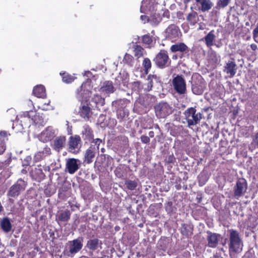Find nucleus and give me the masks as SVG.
I'll list each match as a JSON object with an SVG mask.
<instances>
[{
    "label": "nucleus",
    "instance_id": "nucleus-1",
    "mask_svg": "<svg viewBox=\"0 0 258 258\" xmlns=\"http://www.w3.org/2000/svg\"><path fill=\"white\" fill-rule=\"evenodd\" d=\"M229 232V243L228 244L229 253H239L242 250L243 241L239 233L233 229L228 230Z\"/></svg>",
    "mask_w": 258,
    "mask_h": 258
},
{
    "label": "nucleus",
    "instance_id": "nucleus-2",
    "mask_svg": "<svg viewBox=\"0 0 258 258\" xmlns=\"http://www.w3.org/2000/svg\"><path fill=\"white\" fill-rule=\"evenodd\" d=\"M27 182L22 178L18 179L9 188L7 196L9 200L13 201L14 199H17L23 192H24L27 186Z\"/></svg>",
    "mask_w": 258,
    "mask_h": 258
},
{
    "label": "nucleus",
    "instance_id": "nucleus-3",
    "mask_svg": "<svg viewBox=\"0 0 258 258\" xmlns=\"http://www.w3.org/2000/svg\"><path fill=\"white\" fill-rule=\"evenodd\" d=\"M185 119L187 126H190L199 123L202 118V114L200 112H197V109L195 107L187 108L184 112Z\"/></svg>",
    "mask_w": 258,
    "mask_h": 258
},
{
    "label": "nucleus",
    "instance_id": "nucleus-4",
    "mask_svg": "<svg viewBox=\"0 0 258 258\" xmlns=\"http://www.w3.org/2000/svg\"><path fill=\"white\" fill-rule=\"evenodd\" d=\"M153 61L157 67L161 69L169 67L171 63L168 52L164 49L161 50L156 55Z\"/></svg>",
    "mask_w": 258,
    "mask_h": 258
},
{
    "label": "nucleus",
    "instance_id": "nucleus-5",
    "mask_svg": "<svg viewBox=\"0 0 258 258\" xmlns=\"http://www.w3.org/2000/svg\"><path fill=\"white\" fill-rule=\"evenodd\" d=\"M191 90L196 95L203 94L205 88V81L202 76L199 74H194L191 77Z\"/></svg>",
    "mask_w": 258,
    "mask_h": 258
},
{
    "label": "nucleus",
    "instance_id": "nucleus-6",
    "mask_svg": "<svg viewBox=\"0 0 258 258\" xmlns=\"http://www.w3.org/2000/svg\"><path fill=\"white\" fill-rule=\"evenodd\" d=\"M156 115L158 118H164L171 114L173 108L167 103L161 102L154 107Z\"/></svg>",
    "mask_w": 258,
    "mask_h": 258
},
{
    "label": "nucleus",
    "instance_id": "nucleus-7",
    "mask_svg": "<svg viewBox=\"0 0 258 258\" xmlns=\"http://www.w3.org/2000/svg\"><path fill=\"white\" fill-rule=\"evenodd\" d=\"M76 92L81 101L87 102L91 94L90 82L88 81L83 82Z\"/></svg>",
    "mask_w": 258,
    "mask_h": 258
},
{
    "label": "nucleus",
    "instance_id": "nucleus-8",
    "mask_svg": "<svg viewBox=\"0 0 258 258\" xmlns=\"http://www.w3.org/2000/svg\"><path fill=\"white\" fill-rule=\"evenodd\" d=\"M83 238L79 237L72 241H69V250H64V253L68 256H73L78 252L83 247Z\"/></svg>",
    "mask_w": 258,
    "mask_h": 258
},
{
    "label": "nucleus",
    "instance_id": "nucleus-9",
    "mask_svg": "<svg viewBox=\"0 0 258 258\" xmlns=\"http://www.w3.org/2000/svg\"><path fill=\"white\" fill-rule=\"evenodd\" d=\"M165 33L166 38L173 42L179 40L182 36L179 27L174 24L169 25Z\"/></svg>",
    "mask_w": 258,
    "mask_h": 258
},
{
    "label": "nucleus",
    "instance_id": "nucleus-10",
    "mask_svg": "<svg viewBox=\"0 0 258 258\" xmlns=\"http://www.w3.org/2000/svg\"><path fill=\"white\" fill-rule=\"evenodd\" d=\"M174 90L179 95H183L186 93V82L182 75H177L172 82Z\"/></svg>",
    "mask_w": 258,
    "mask_h": 258
},
{
    "label": "nucleus",
    "instance_id": "nucleus-11",
    "mask_svg": "<svg viewBox=\"0 0 258 258\" xmlns=\"http://www.w3.org/2000/svg\"><path fill=\"white\" fill-rule=\"evenodd\" d=\"M247 188V183L246 180L243 178H239L233 188L234 196L238 198L243 196L246 192Z\"/></svg>",
    "mask_w": 258,
    "mask_h": 258
},
{
    "label": "nucleus",
    "instance_id": "nucleus-12",
    "mask_svg": "<svg viewBox=\"0 0 258 258\" xmlns=\"http://www.w3.org/2000/svg\"><path fill=\"white\" fill-rule=\"evenodd\" d=\"M79 160L75 158H68L66 160L65 170L71 174L76 173L80 168Z\"/></svg>",
    "mask_w": 258,
    "mask_h": 258
},
{
    "label": "nucleus",
    "instance_id": "nucleus-13",
    "mask_svg": "<svg viewBox=\"0 0 258 258\" xmlns=\"http://www.w3.org/2000/svg\"><path fill=\"white\" fill-rule=\"evenodd\" d=\"M170 50L173 53L179 52V58L181 59L183 57L185 53L188 52L189 48L185 43L179 42L172 45L170 48Z\"/></svg>",
    "mask_w": 258,
    "mask_h": 258
},
{
    "label": "nucleus",
    "instance_id": "nucleus-14",
    "mask_svg": "<svg viewBox=\"0 0 258 258\" xmlns=\"http://www.w3.org/2000/svg\"><path fill=\"white\" fill-rule=\"evenodd\" d=\"M81 142V140L79 136L76 135L70 137L69 142V152L74 154L79 153V144Z\"/></svg>",
    "mask_w": 258,
    "mask_h": 258
},
{
    "label": "nucleus",
    "instance_id": "nucleus-15",
    "mask_svg": "<svg viewBox=\"0 0 258 258\" xmlns=\"http://www.w3.org/2000/svg\"><path fill=\"white\" fill-rule=\"evenodd\" d=\"M181 234L185 238H188L193 234L194 225L191 223H181L179 228Z\"/></svg>",
    "mask_w": 258,
    "mask_h": 258
},
{
    "label": "nucleus",
    "instance_id": "nucleus-16",
    "mask_svg": "<svg viewBox=\"0 0 258 258\" xmlns=\"http://www.w3.org/2000/svg\"><path fill=\"white\" fill-rule=\"evenodd\" d=\"M54 136V130L51 126H48L41 133L40 140L43 142H47L51 141Z\"/></svg>",
    "mask_w": 258,
    "mask_h": 258
},
{
    "label": "nucleus",
    "instance_id": "nucleus-17",
    "mask_svg": "<svg viewBox=\"0 0 258 258\" xmlns=\"http://www.w3.org/2000/svg\"><path fill=\"white\" fill-rule=\"evenodd\" d=\"M66 137L64 136L56 137L53 141L52 148L57 152H59L66 146Z\"/></svg>",
    "mask_w": 258,
    "mask_h": 258
},
{
    "label": "nucleus",
    "instance_id": "nucleus-18",
    "mask_svg": "<svg viewBox=\"0 0 258 258\" xmlns=\"http://www.w3.org/2000/svg\"><path fill=\"white\" fill-rule=\"evenodd\" d=\"M51 154V149L48 146L45 145L42 151H39L35 153L33 158L34 161L35 162H40Z\"/></svg>",
    "mask_w": 258,
    "mask_h": 258
},
{
    "label": "nucleus",
    "instance_id": "nucleus-19",
    "mask_svg": "<svg viewBox=\"0 0 258 258\" xmlns=\"http://www.w3.org/2000/svg\"><path fill=\"white\" fill-rule=\"evenodd\" d=\"M232 59L233 60H229L226 63L223 69V72L229 75L231 78H233L235 76L237 71L236 64L234 61V59Z\"/></svg>",
    "mask_w": 258,
    "mask_h": 258
},
{
    "label": "nucleus",
    "instance_id": "nucleus-20",
    "mask_svg": "<svg viewBox=\"0 0 258 258\" xmlns=\"http://www.w3.org/2000/svg\"><path fill=\"white\" fill-rule=\"evenodd\" d=\"M148 83L145 85L146 86L144 89L146 91H150L152 90L154 83L161 82V79L159 76L154 74H150L147 77Z\"/></svg>",
    "mask_w": 258,
    "mask_h": 258
},
{
    "label": "nucleus",
    "instance_id": "nucleus-21",
    "mask_svg": "<svg viewBox=\"0 0 258 258\" xmlns=\"http://www.w3.org/2000/svg\"><path fill=\"white\" fill-rule=\"evenodd\" d=\"M207 233L208 235L207 239L208 246L212 248L216 247L218 244L219 237L220 236V235L215 233H212L210 231H207Z\"/></svg>",
    "mask_w": 258,
    "mask_h": 258
},
{
    "label": "nucleus",
    "instance_id": "nucleus-22",
    "mask_svg": "<svg viewBox=\"0 0 258 258\" xmlns=\"http://www.w3.org/2000/svg\"><path fill=\"white\" fill-rule=\"evenodd\" d=\"M99 91L106 94L113 93L115 89L111 81H106L103 83L102 86L99 88Z\"/></svg>",
    "mask_w": 258,
    "mask_h": 258
},
{
    "label": "nucleus",
    "instance_id": "nucleus-23",
    "mask_svg": "<svg viewBox=\"0 0 258 258\" xmlns=\"http://www.w3.org/2000/svg\"><path fill=\"white\" fill-rule=\"evenodd\" d=\"M96 152L95 147L91 145V146L86 150L85 154V161L87 164L92 162L93 159L95 157Z\"/></svg>",
    "mask_w": 258,
    "mask_h": 258
},
{
    "label": "nucleus",
    "instance_id": "nucleus-24",
    "mask_svg": "<svg viewBox=\"0 0 258 258\" xmlns=\"http://www.w3.org/2000/svg\"><path fill=\"white\" fill-rule=\"evenodd\" d=\"M33 114H34V111L32 110L22 112L17 115L16 120H17V121H20L21 123L26 121H29V122H30Z\"/></svg>",
    "mask_w": 258,
    "mask_h": 258
},
{
    "label": "nucleus",
    "instance_id": "nucleus-25",
    "mask_svg": "<svg viewBox=\"0 0 258 258\" xmlns=\"http://www.w3.org/2000/svg\"><path fill=\"white\" fill-rule=\"evenodd\" d=\"M102 245L101 241L97 238L90 239L87 241L86 247L88 249L92 251L97 250Z\"/></svg>",
    "mask_w": 258,
    "mask_h": 258
},
{
    "label": "nucleus",
    "instance_id": "nucleus-26",
    "mask_svg": "<svg viewBox=\"0 0 258 258\" xmlns=\"http://www.w3.org/2000/svg\"><path fill=\"white\" fill-rule=\"evenodd\" d=\"M71 213L70 210H61L56 215V220L60 222H68L71 218Z\"/></svg>",
    "mask_w": 258,
    "mask_h": 258
},
{
    "label": "nucleus",
    "instance_id": "nucleus-27",
    "mask_svg": "<svg viewBox=\"0 0 258 258\" xmlns=\"http://www.w3.org/2000/svg\"><path fill=\"white\" fill-rule=\"evenodd\" d=\"M130 103V101L127 99H120L112 102V105L116 110L127 109V105Z\"/></svg>",
    "mask_w": 258,
    "mask_h": 258
},
{
    "label": "nucleus",
    "instance_id": "nucleus-28",
    "mask_svg": "<svg viewBox=\"0 0 258 258\" xmlns=\"http://www.w3.org/2000/svg\"><path fill=\"white\" fill-rule=\"evenodd\" d=\"M91 108L87 105H81L79 107V114L86 120H88L90 118Z\"/></svg>",
    "mask_w": 258,
    "mask_h": 258
},
{
    "label": "nucleus",
    "instance_id": "nucleus-29",
    "mask_svg": "<svg viewBox=\"0 0 258 258\" xmlns=\"http://www.w3.org/2000/svg\"><path fill=\"white\" fill-rule=\"evenodd\" d=\"M186 20L190 25H195L199 20L198 13L194 10H192L187 14Z\"/></svg>",
    "mask_w": 258,
    "mask_h": 258
},
{
    "label": "nucleus",
    "instance_id": "nucleus-30",
    "mask_svg": "<svg viewBox=\"0 0 258 258\" xmlns=\"http://www.w3.org/2000/svg\"><path fill=\"white\" fill-rule=\"evenodd\" d=\"M196 2L201 6L200 10L203 12L208 11L213 6L211 0H196Z\"/></svg>",
    "mask_w": 258,
    "mask_h": 258
},
{
    "label": "nucleus",
    "instance_id": "nucleus-31",
    "mask_svg": "<svg viewBox=\"0 0 258 258\" xmlns=\"http://www.w3.org/2000/svg\"><path fill=\"white\" fill-rule=\"evenodd\" d=\"M214 32V30H211L204 38L201 39V40L205 41V44L208 47H210L214 45V41L216 38Z\"/></svg>",
    "mask_w": 258,
    "mask_h": 258
},
{
    "label": "nucleus",
    "instance_id": "nucleus-32",
    "mask_svg": "<svg viewBox=\"0 0 258 258\" xmlns=\"http://www.w3.org/2000/svg\"><path fill=\"white\" fill-rule=\"evenodd\" d=\"M8 136L6 131L0 132V155L3 154L6 150L5 142L8 140Z\"/></svg>",
    "mask_w": 258,
    "mask_h": 258
},
{
    "label": "nucleus",
    "instance_id": "nucleus-33",
    "mask_svg": "<svg viewBox=\"0 0 258 258\" xmlns=\"http://www.w3.org/2000/svg\"><path fill=\"white\" fill-rule=\"evenodd\" d=\"M33 93L37 97L43 98L46 96L45 88L43 85H37L33 88Z\"/></svg>",
    "mask_w": 258,
    "mask_h": 258
},
{
    "label": "nucleus",
    "instance_id": "nucleus-34",
    "mask_svg": "<svg viewBox=\"0 0 258 258\" xmlns=\"http://www.w3.org/2000/svg\"><path fill=\"white\" fill-rule=\"evenodd\" d=\"M93 137V131L92 128L89 125L86 126L84 127V130L83 131V138L84 140L90 142H92Z\"/></svg>",
    "mask_w": 258,
    "mask_h": 258
},
{
    "label": "nucleus",
    "instance_id": "nucleus-35",
    "mask_svg": "<svg viewBox=\"0 0 258 258\" xmlns=\"http://www.w3.org/2000/svg\"><path fill=\"white\" fill-rule=\"evenodd\" d=\"M91 102L94 103V106L98 107L105 104V99L100 95L94 94L91 98Z\"/></svg>",
    "mask_w": 258,
    "mask_h": 258
},
{
    "label": "nucleus",
    "instance_id": "nucleus-36",
    "mask_svg": "<svg viewBox=\"0 0 258 258\" xmlns=\"http://www.w3.org/2000/svg\"><path fill=\"white\" fill-rule=\"evenodd\" d=\"M1 226L3 230L6 232H10L12 227L10 219L7 218H4L1 222Z\"/></svg>",
    "mask_w": 258,
    "mask_h": 258
},
{
    "label": "nucleus",
    "instance_id": "nucleus-37",
    "mask_svg": "<svg viewBox=\"0 0 258 258\" xmlns=\"http://www.w3.org/2000/svg\"><path fill=\"white\" fill-rule=\"evenodd\" d=\"M162 18L159 14L155 13L149 17V23L153 26H157L161 21Z\"/></svg>",
    "mask_w": 258,
    "mask_h": 258
},
{
    "label": "nucleus",
    "instance_id": "nucleus-38",
    "mask_svg": "<svg viewBox=\"0 0 258 258\" xmlns=\"http://www.w3.org/2000/svg\"><path fill=\"white\" fill-rule=\"evenodd\" d=\"M31 122H33L35 124L41 125H43L44 122L43 117L40 115L39 113H36L35 111H34V114H33Z\"/></svg>",
    "mask_w": 258,
    "mask_h": 258
},
{
    "label": "nucleus",
    "instance_id": "nucleus-39",
    "mask_svg": "<svg viewBox=\"0 0 258 258\" xmlns=\"http://www.w3.org/2000/svg\"><path fill=\"white\" fill-rule=\"evenodd\" d=\"M129 115V111L127 109L116 110L117 118L121 122L126 119Z\"/></svg>",
    "mask_w": 258,
    "mask_h": 258
},
{
    "label": "nucleus",
    "instance_id": "nucleus-40",
    "mask_svg": "<svg viewBox=\"0 0 258 258\" xmlns=\"http://www.w3.org/2000/svg\"><path fill=\"white\" fill-rule=\"evenodd\" d=\"M142 65L143 67L144 73L146 75H147L150 72L152 67L151 61L148 57L144 58L142 62Z\"/></svg>",
    "mask_w": 258,
    "mask_h": 258
},
{
    "label": "nucleus",
    "instance_id": "nucleus-41",
    "mask_svg": "<svg viewBox=\"0 0 258 258\" xmlns=\"http://www.w3.org/2000/svg\"><path fill=\"white\" fill-rule=\"evenodd\" d=\"M32 175L36 180H40L44 178L45 174L42 169L36 168L32 172Z\"/></svg>",
    "mask_w": 258,
    "mask_h": 258
},
{
    "label": "nucleus",
    "instance_id": "nucleus-42",
    "mask_svg": "<svg viewBox=\"0 0 258 258\" xmlns=\"http://www.w3.org/2000/svg\"><path fill=\"white\" fill-rule=\"evenodd\" d=\"M124 185L126 188L131 190H134L136 189L138 185V180H132L130 179H127L124 181Z\"/></svg>",
    "mask_w": 258,
    "mask_h": 258
},
{
    "label": "nucleus",
    "instance_id": "nucleus-43",
    "mask_svg": "<svg viewBox=\"0 0 258 258\" xmlns=\"http://www.w3.org/2000/svg\"><path fill=\"white\" fill-rule=\"evenodd\" d=\"M60 75L62 76V82L67 84L71 83L76 78L75 77L66 72L60 73Z\"/></svg>",
    "mask_w": 258,
    "mask_h": 258
},
{
    "label": "nucleus",
    "instance_id": "nucleus-44",
    "mask_svg": "<svg viewBox=\"0 0 258 258\" xmlns=\"http://www.w3.org/2000/svg\"><path fill=\"white\" fill-rule=\"evenodd\" d=\"M122 61L124 64L133 67L134 62V58L132 55L126 53L123 57Z\"/></svg>",
    "mask_w": 258,
    "mask_h": 258
},
{
    "label": "nucleus",
    "instance_id": "nucleus-45",
    "mask_svg": "<svg viewBox=\"0 0 258 258\" xmlns=\"http://www.w3.org/2000/svg\"><path fill=\"white\" fill-rule=\"evenodd\" d=\"M144 48L140 45H136L134 47V52L135 56L139 58L143 55Z\"/></svg>",
    "mask_w": 258,
    "mask_h": 258
},
{
    "label": "nucleus",
    "instance_id": "nucleus-46",
    "mask_svg": "<svg viewBox=\"0 0 258 258\" xmlns=\"http://www.w3.org/2000/svg\"><path fill=\"white\" fill-rule=\"evenodd\" d=\"M165 209L168 214H172L175 213L176 208L173 206L171 201H168L165 204Z\"/></svg>",
    "mask_w": 258,
    "mask_h": 258
},
{
    "label": "nucleus",
    "instance_id": "nucleus-47",
    "mask_svg": "<svg viewBox=\"0 0 258 258\" xmlns=\"http://www.w3.org/2000/svg\"><path fill=\"white\" fill-rule=\"evenodd\" d=\"M230 0H218L217 3L216 8L220 9L227 7L230 3Z\"/></svg>",
    "mask_w": 258,
    "mask_h": 258
},
{
    "label": "nucleus",
    "instance_id": "nucleus-48",
    "mask_svg": "<svg viewBox=\"0 0 258 258\" xmlns=\"http://www.w3.org/2000/svg\"><path fill=\"white\" fill-rule=\"evenodd\" d=\"M142 42L146 45H150L153 42L152 36L150 34H145L142 37Z\"/></svg>",
    "mask_w": 258,
    "mask_h": 258
},
{
    "label": "nucleus",
    "instance_id": "nucleus-49",
    "mask_svg": "<svg viewBox=\"0 0 258 258\" xmlns=\"http://www.w3.org/2000/svg\"><path fill=\"white\" fill-rule=\"evenodd\" d=\"M210 58L211 60L214 63H218L220 60V56H218L215 51L211 53Z\"/></svg>",
    "mask_w": 258,
    "mask_h": 258
},
{
    "label": "nucleus",
    "instance_id": "nucleus-50",
    "mask_svg": "<svg viewBox=\"0 0 258 258\" xmlns=\"http://www.w3.org/2000/svg\"><path fill=\"white\" fill-rule=\"evenodd\" d=\"M91 142L95 144L94 146H96V147H95V150L98 152L99 150V145L102 142V140L99 138H97L95 139H93Z\"/></svg>",
    "mask_w": 258,
    "mask_h": 258
},
{
    "label": "nucleus",
    "instance_id": "nucleus-51",
    "mask_svg": "<svg viewBox=\"0 0 258 258\" xmlns=\"http://www.w3.org/2000/svg\"><path fill=\"white\" fill-rule=\"evenodd\" d=\"M165 161L167 163H173L175 161V158L173 154H172L166 157Z\"/></svg>",
    "mask_w": 258,
    "mask_h": 258
},
{
    "label": "nucleus",
    "instance_id": "nucleus-52",
    "mask_svg": "<svg viewBox=\"0 0 258 258\" xmlns=\"http://www.w3.org/2000/svg\"><path fill=\"white\" fill-rule=\"evenodd\" d=\"M253 36L254 40L256 43H258V25L256 26V27L254 28V29L253 31Z\"/></svg>",
    "mask_w": 258,
    "mask_h": 258
},
{
    "label": "nucleus",
    "instance_id": "nucleus-53",
    "mask_svg": "<svg viewBox=\"0 0 258 258\" xmlns=\"http://www.w3.org/2000/svg\"><path fill=\"white\" fill-rule=\"evenodd\" d=\"M141 140L144 144H148L150 141V138L145 135H142L141 136Z\"/></svg>",
    "mask_w": 258,
    "mask_h": 258
},
{
    "label": "nucleus",
    "instance_id": "nucleus-54",
    "mask_svg": "<svg viewBox=\"0 0 258 258\" xmlns=\"http://www.w3.org/2000/svg\"><path fill=\"white\" fill-rule=\"evenodd\" d=\"M140 18L142 21H145V22H147L149 23V17L146 15H141Z\"/></svg>",
    "mask_w": 258,
    "mask_h": 258
},
{
    "label": "nucleus",
    "instance_id": "nucleus-55",
    "mask_svg": "<svg viewBox=\"0 0 258 258\" xmlns=\"http://www.w3.org/2000/svg\"><path fill=\"white\" fill-rule=\"evenodd\" d=\"M253 142L258 146V132L256 133L253 138Z\"/></svg>",
    "mask_w": 258,
    "mask_h": 258
},
{
    "label": "nucleus",
    "instance_id": "nucleus-56",
    "mask_svg": "<svg viewBox=\"0 0 258 258\" xmlns=\"http://www.w3.org/2000/svg\"><path fill=\"white\" fill-rule=\"evenodd\" d=\"M133 85L135 87H137L138 89H140L141 87V82L139 81L134 82Z\"/></svg>",
    "mask_w": 258,
    "mask_h": 258
},
{
    "label": "nucleus",
    "instance_id": "nucleus-57",
    "mask_svg": "<svg viewBox=\"0 0 258 258\" xmlns=\"http://www.w3.org/2000/svg\"><path fill=\"white\" fill-rule=\"evenodd\" d=\"M163 15L165 17H166L167 18H169L170 17V13L168 10H166L164 12Z\"/></svg>",
    "mask_w": 258,
    "mask_h": 258
},
{
    "label": "nucleus",
    "instance_id": "nucleus-58",
    "mask_svg": "<svg viewBox=\"0 0 258 258\" xmlns=\"http://www.w3.org/2000/svg\"><path fill=\"white\" fill-rule=\"evenodd\" d=\"M250 47L252 50H255L257 49V45L255 44L252 43L250 45Z\"/></svg>",
    "mask_w": 258,
    "mask_h": 258
},
{
    "label": "nucleus",
    "instance_id": "nucleus-59",
    "mask_svg": "<svg viewBox=\"0 0 258 258\" xmlns=\"http://www.w3.org/2000/svg\"><path fill=\"white\" fill-rule=\"evenodd\" d=\"M172 58L174 60L177 59L178 58H179V54H175L173 55Z\"/></svg>",
    "mask_w": 258,
    "mask_h": 258
},
{
    "label": "nucleus",
    "instance_id": "nucleus-60",
    "mask_svg": "<svg viewBox=\"0 0 258 258\" xmlns=\"http://www.w3.org/2000/svg\"><path fill=\"white\" fill-rule=\"evenodd\" d=\"M149 138H153L154 137V132L153 131H150L149 133Z\"/></svg>",
    "mask_w": 258,
    "mask_h": 258
},
{
    "label": "nucleus",
    "instance_id": "nucleus-61",
    "mask_svg": "<svg viewBox=\"0 0 258 258\" xmlns=\"http://www.w3.org/2000/svg\"><path fill=\"white\" fill-rule=\"evenodd\" d=\"M63 191H64V190H63L62 187H61V188L59 189V192H60Z\"/></svg>",
    "mask_w": 258,
    "mask_h": 258
},
{
    "label": "nucleus",
    "instance_id": "nucleus-62",
    "mask_svg": "<svg viewBox=\"0 0 258 258\" xmlns=\"http://www.w3.org/2000/svg\"><path fill=\"white\" fill-rule=\"evenodd\" d=\"M97 258H104V257L103 256H101V257H97Z\"/></svg>",
    "mask_w": 258,
    "mask_h": 258
},
{
    "label": "nucleus",
    "instance_id": "nucleus-63",
    "mask_svg": "<svg viewBox=\"0 0 258 258\" xmlns=\"http://www.w3.org/2000/svg\"><path fill=\"white\" fill-rule=\"evenodd\" d=\"M199 29H203V28H202L201 27H200L199 28Z\"/></svg>",
    "mask_w": 258,
    "mask_h": 258
},
{
    "label": "nucleus",
    "instance_id": "nucleus-64",
    "mask_svg": "<svg viewBox=\"0 0 258 258\" xmlns=\"http://www.w3.org/2000/svg\"><path fill=\"white\" fill-rule=\"evenodd\" d=\"M103 150H104V149H103V148H102V149H101L102 152H103Z\"/></svg>",
    "mask_w": 258,
    "mask_h": 258
}]
</instances>
